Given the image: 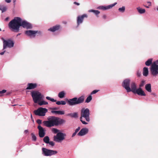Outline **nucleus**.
Listing matches in <instances>:
<instances>
[{"label":"nucleus","instance_id":"nucleus-46","mask_svg":"<svg viewBox=\"0 0 158 158\" xmlns=\"http://www.w3.org/2000/svg\"><path fill=\"white\" fill-rule=\"evenodd\" d=\"M154 64L156 65H158V60L154 62L152 64Z\"/></svg>","mask_w":158,"mask_h":158},{"label":"nucleus","instance_id":"nucleus-15","mask_svg":"<svg viewBox=\"0 0 158 158\" xmlns=\"http://www.w3.org/2000/svg\"><path fill=\"white\" fill-rule=\"evenodd\" d=\"M46 99L50 100L52 102H56V104L58 105H65L66 104V102L65 101H60L56 102V100H55L53 98H51L50 97L47 96L46 97Z\"/></svg>","mask_w":158,"mask_h":158},{"label":"nucleus","instance_id":"nucleus-13","mask_svg":"<svg viewBox=\"0 0 158 158\" xmlns=\"http://www.w3.org/2000/svg\"><path fill=\"white\" fill-rule=\"evenodd\" d=\"M25 34L27 36L30 37H34L35 36V34L38 33L39 34H40L41 32L40 31H37L32 30H27L25 32Z\"/></svg>","mask_w":158,"mask_h":158},{"label":"nucleus","instance_id":"nucleus-34","mask_svg":"<svg viewBox=\"0 0 158 158\" xmlns=\"http://www.w3.org/2000/svg\"><path fill=\"white\" fill-rule=\"evenodd\" d=\"M125 7L123 6L122 7L119 8L118 10L120 12H124L125 10Z\"/></svg>","mask_w":158,"mask_h":158},{"label":"nucleus","instance_id":"nucleus-20","mask_svg":"<svg viewBox=\"0 0 158 158\" xmlns=\"http://www.w3.org/2000/svg\"><path fill=\"white\" fill-rule=\"evenodd\" d=\"M37 86L36 83H28L27 85V87L26 89H32L36 88Z\"/></svg>","mask_w":158,"mask_h":158},{"label":"nucleus","instance_id":"nucleus-41","mask_svg":"<svg viewBox=\"0 0 158 158\" xmlns=\"http://www.w3.org/2000/svg\"><path fill=\"white\" fill-rule=\"evenodd\" d=\"M137 75L138 77H140L141 75V72L139 70H138L137 71Z\"/></svg>","mask_w":158,"mask_h":158},{"label":"nucleus","instance_id":"nucleus-63","mask_svg":"<svg viewBox=\"0 0 158 158\" xmlns=\"http://www.w3.org/2000/svg\"><path fill=\"white\" fill-rule=\"evenodd\" d=\"M157 10H158V8L157 9Z\"/></svg>","mask_w":158,"mask_h":158},{"label":"nucleus","instance_id":"nucleus-5","mask_svg":"<svg viewBox=\"0 0 158 158\" xmlns=\"http://www.w3.org/2000/svg\"><path fill=\"white\" fill-rule=\"evenodd\" d=\"M31 96L35 103H36L38 102L41 101L42 98V96L40 93L37 91L31 92Z\"/></svg>","mask_w":158,"mask_h":158},{"label":"nucleus","instance_id":"nucleus-51","mask_svg":"<svg viewBox=\"0 0 158 158\" xmlns=\"http://www.w3.org/2000/svg\"><path fill=\"white\" fill-rule=\"evenodd\" d=\"M5 52H6V51L5 50L3 52L0 53V55H3L4 54V53Z\"/></svg>","mask_w":158,"mask_h":158},{"label":"nucleus","instance_id":"nucleus-6","mask_svg":"<svg viewBox=\"0 0 158 158\" xmlns=\"http://www.w3.org/2000/svg\"><path fill=\"white\" fill-rule=\"evenodd\" d=\"M2 39L3 41V50H4L6 48H10L14 46V43L12 40H5L3 38H2Z\"/></svg>","mask_w":158,"mask_h":158},{"label":"nucleus","instance_id":"nucleus-62","mask_svg":"<svg viewBox=\"0 0 158 158\" xmlns=\"http://www.w3.org/2000/svg\"><path fill=\"white\" fill-rule=\"evenodd\" d=\"M19 35V34L17 35Z\"/></svg>","mask_w":158,"mask_h":158},{"label":"nucleus","instance_id":"nucleus-3","mask_svg":"<svg viewBox=\"0 0 158 158\" xmlns=\"http://www.w3.org/2000/svg\"><path fill=\"white\" fill-rule=\"evenodd\" d=\"M89 115L90 112L89 109L82 108L81 110L80 120L82 124L85 125L88 124V123L84 120L83 118H84L87 122H89L90 121Z\"/></svg>","mask_w":158,"mask_h":158},{"label":"nucleus","instance_id":"nucleus-17","mask_svg":"<svg viewBox=\"0 0 158 158\" xmlns=\"http://www.w3.org/2000/svg\"><path fill=\"white\" fill-rule=\"evenodd\" d=\"M117 3H115L113 4L109 5L107 6H99L98 8L99 9H101L103 10H108L111 8H112Z\"/></svg>","mask_w":158,"mask_h":158},{"label":"nucleus","instance_id":"nucleus-14","mask_svg":"<svg viewBox=\"0 0 158 158\" xmlns=\"http://www.w3.org/2000/svg\"><path fill=\"white\" fill-rule=\"evenodd\" d=\"M39 130V135L41 138L43 137L45 134V130L40 125H39L37 127Z\"/></svg>","mask_w":158,"mask_h":158},{"label":"nucleus","instance_id":"nucleus-7","mask_svg":"<svg viewBox=\"0 0 158 158\" xmlns=\"http://www.w3.org/2000/svg\"><path fill=\"white\" fill-rule=\"evenodd\" d=\"M43 154L46 156H50L56 154L58 152L55 150L48 149L46 148H42Z\"/></svg>","mask_w":158,"mask_h":158},{"label":"nucleus","instance_id":"nucleus-32","mask_svg":"<svg viewBox=\"0 0 158 158\" xmlns=\"http://www.w3.org/2000/svg\"><path fill=\"white\" fill-rule=\"evenodd\" d=\"M38 104L39 105L41 106L43 105H47L48 104V102L44 101H40L38 102Z\"/></svg>","mask_w":158,"mask_h":158},{"label":"nucleus","instance_id":"nucleus-12","mask_svg":"<svg viewBox=\"0 0 158 158\" xmlns=\"http://www.w3.org/2000/svg\"><path fill=\"white\" fill-rule=\"evenodd\" d=\"M130 81L129 79L125 80L122 84V86L125 88L127 92L131 91V89L130 87Z\"/></svg>","mask_w":158,"mask_h":158},{"label":"nucleus","instance_id":"nucleus-57","mask_svg":"<svg viewBox=\"0 0 158 158\" xmlns=\"http://www.w3.org/2000/svg\"><path fill=\"white\" fill-rule=\"evenodd\" d=\"M16 105H12V106H16Z\"/></svg>","mask_w":158,"mask_h":158},{"label":"nucleus","instance_id":"nucleus-56","mask_svg":"<svg viewBox=\"0 0 158 158\" xmlns=\"http://www.w3.org/2000/svg\"><path fill=\"white\" fill-rule=\"evenodd\" d=\"M8 19V18H6V20H7Z\"/></svg>","mask_w":158,"mask_h":158},{"label":"nucleus","instance_id":"nucleus-49","mask_svg":"<svg viewBox=\"0 0 158 158\" xmlns=\"http://www.w3.org/2000/svg\"><path fill=\"white\" fill-rule=\"evenodd\" d=\"M73 3L74 4H76L77 6H79L80 5V4L79 3L77 2H74Z\"/></svg>","mask_w":158,"mask_h":158},{"label":"nucleus","instance_id":"nucleus-2","mask_svg":"<svg viewBox=\"0 0 158 158\" xmlns=\"http://www.w3.org/2000/svg\"><path fill=\"white\" fill-rule=\"evenodd\" d=\"M21 18L19 17H15L14 19L11 20L8 24L9 28L12 31L15 32H18L19 30L20 27V22Z\"/></svg>","mask_w":158,"mask_h":158},{"label":"nucleus","instance_id":"nucleus-44","mask_svg":"<svg viewBox=\"0 0 158 158\" xmlns=\"http://www.w3.org/2000/svg\"><path fill=\"white\" fill-rule=\"evenodd\" d=\"M6 92V90H3L2 91H0V94H3Z\"/></svg>","mask_w":158,"mask_h":158},{"label":"nucleus","instance_id":"nucleus-9","mask_svg":"<svg viewBox=\"0 0 158 158\" xmlns=\"http://www.w3.org/2000/svg\"><path fill=\"white\" fill-rule=\"evenodd\" d=\"M48 111V110L45 108L40 107L37 110L34 111L35 115L39 116H44L45 115V114Z\"/></svg>","mask_w":158,"mask_h":158},{"label":"nucleus","instance_id":"nucleus-61","mask_svg":"<svg viewBox=\"0 0 158 158\" xmlns=\"http://www.w3.org/2000/svg\"><path fill=\"white\" fill-rule=\"evenodd\" d=\"M19 35V34L17 35Z\"/></svg>","mask_w":158,"mask_h":158},{"label":"nucleus","instance_id":"nucleus-4","mask_svg":"<svg viewBox=\"0 0 158 158\" xmlns=\"http://www.w3.org/2000/svg\"><path fill=\"white\" fill-rule=\"evenodd\" d=\"M84 96L82 95L78 98L75 97L71 99H68L67 102L70 106H74L82 103L84 102Z\"/></svg>","mask_w":158,"mask_h":158},{"label":"nucleus","instance_id":"nucleus-55","mask_svg":"<svg viewBox=\"0 0 158 158\" xmlns=\"http://www.w3.org/2000/svg\"><path fill=\"white\" fill-rule=\"evenodd\" d=\"M151 94H152V95H154V96H156V94H155V93H152Z\"/></svg>","mask_w":158,"mask_h":158},{"label":"nucleus","instance_id":"nucleus-54","mask_svg":"<svg viewBox=\"0 0 158 158\" xmlns=\"http://www.w3.org/2000/svg\"><path fill=\"white\" fill-rule=\"evenodd\" d=\"M28 132V131L27 130H25L24 131V133H25L26 134Z\"/></svg>","mask_w":158,"mask_h":158},{"label":"nucleus","instance_id":"nucleus-21","mask_svg":"<svg viewBox=\"0 0 158 158\" xmlns=\"http://www.w3.org/2000/svg\"><path fill=\"white\" fill-rule=\"evenodd\" d=\"M60 26L59 25H57L53 27H52L48 29V31H52L54 32L58 30L60 28Z\"/></svg>","mask_w":158,"mask_h":158},{"label":"nucleus","instance_id":"nucleus-11","mask_svg":"<svg viewBox=\"0 0 158 158\" xmlns=\"http://www.w3.org/2000/svg\"><path fill=\"white\" fill-rule=\"evenodd\" d=\"M21 26L27 29H31L32 27L31 23L26 21L22 20L21 19V22H20V27Z\"/></svg>","mask_w":158,"mask_h":158},{"label":"nucleus","instance_id":"nucleus-28","mask_svg":"<svg viewBox=\"0 0 158 158\" xmlns=\"http://www.w3.org/2000/svg\"><path fill=\"white\" fill-rule=\"evenodd\" d=\"M152 59H149L145 63V64L147 66H150L152 64Z\"/></svg>","mask_w":158,"mask_h":158},{"label":"nucleus","instance_id":"nucleus-39","mask_svg":"<svg viewBox=\"0 0 158 158\" xmlns=\"http://www.w3.org/2000/svg\"><path fill=\"white\" fill-rule=\"evenodd\" d=\"M147 3L148 4V6H147L146 5H143V6L147 8H149L150 6H151V3L150 2H148Z\"/></svg>","mask_w":158,"mask_h":158},{"label":"nucleus","instance_id":"nucleus-43","mask_svg":"<svg viewBox=\"0 0 158 158\" xmlns=\"http://www.w3.org/2000/svg\"><path fill=\"white\" fill-rule=\"evenodd\" d=\"M37 123L39 125L40 124L42 123V121L40 119H38L36 121Z\"/></svg>","mask_w":158,"mask_h":158},{"label":"nucleus","instance_id":"nucleus-10","mask_svg":"<svg viewBox=\"0 0 158 158\" xmlns=\"http://www.w3.org/2000/svg\"><path fill=\"white\" fill-rule=\"evenodd\" d=\"M151 74L154 77H156L158 75V65L152 64L150 68Z\"/></svg>","mask_w":158,"mask_h":158},{"label":"nucleus","instance_id":"nucleus-35","mask_svg":"<svg viewBox=\"0 0 158 158\" xmlns=\"http://www.w3.org/2000/svg\"><path fill=\"white\" fill-rule=\"evenodd\" d=\"M52 131L55 134L57 133L58 132H59L60 131L57 129L55 128H53L52 129Z\"/></svg>","mask_w":158,"mask_h":158},{"label":"nucleus","instance_id":"nucleus-45","mask_svg":"<svg viewBox=\"0 0 158 158\" xmlns=\"http://www.w3.org/2000/svg\"><path fill=\"white\" fill-rule=\"evenodd\" d=\"M80 129V127H78L77 129H76L75 131V132L77 133L79 131Z\"/></svg>","mask_w":158,"mask_h":158},{"label":"nucleus","instance_id":"nucleus-24","mask_svg":"<svg viewBox=\"0 0 158 158\" xmlns=\"http://www.w3.org/2000/svg\"><path fill=\"white\" fill-rule=\"evenodd\" d=\"M145 89L148 92H152L151 85L150 84H148L145 85Z\"/></svg>","mask_w":158,"mask_h":158},{"label":"nucleus","instance_id":"nucleus-27","mask_svg":"<svg viewBox=\"0 0 158 158\" xmlns=\"http://www.w3.org/2000/svg\"><path fill=\"white\" fill-rule=\"evenodd\" d=\"M67 115L70 116L72 118H77L78 117V114L77 112H75L73 113L68 114Z\"/></svg>","mask_w":158,"mask_h":158},{"label":"nucleus","instance_id":"nucleus-30","mask_svg":"<svg viewBox=\"0 0 158 158\" xmlns=\"http://www.w3.org/2000/svg\"><path fill=\"white\" fill-rule=\"evenodd\" d=\"M44 142L47 144H48L49 143V138L48 136H46L43 139Z\"/></svg>","mask_w":158,"mask_h":158},{"label":"nucleus","instance_id":"nucleus-59","mask_svg":"<svg viewBox=\"0 0 158 158\" xmlns=\"http://www.w3.org/2000/svg\"><path fill=\"white\" fill-rule=\"evenodd\" d=\"M1 31V29L0 28V31Z\"/></svg>","mask_w":158,"mask_h":158},{"label":"nucleus","instance_id":"nucleus-18","mask_svg":"<svg viewBox=\"0 0 158 158\" xmlns=\"http://www.w3.org/2000/svg\"><path fill=\"white\" fill-rule=\"evenodd\" d=\"M134 93L137 94L138 95L142 96H145L146 95L144 91L142 90L140 87H139L138 89H136Z\"/></svg>","mask_w":158,"mask_h":158},{"label":"nucleus","instance_id":"nucleus-58","mask_svg":"<svg viewBox=\"0 0 158 158\" xmlns=\"http://www.w3.org/2000/svg\"><path fill=\"white\" fill-rule=\"evenodd\" d=\"M64 23L66 24V22H65Z\"/></svg>","mask_w":158,"mask_h":158},{"label":"nucleus","instance_id":"nucleus-16","mask_svg":"<svg viewBox=\"0 0 158 158\" xmlns=\"http://www.w3.org/2000/svg\"><path fill=\"white\" fill-rule=\"evenodd\" d=\"M87 15L86 14H83L81 16H79L77 17V23L78 26L80 24L82 23L83 21V19L85 18H87Z\"/></svg>","mask_w":158,"mask_h":158},{"label":"nucleus","instance_id":"nucleus-42","mask_svg":"<svg viewBox=\"0 0 158 158\" xmlns=\"http://www.w3.org/2000/svg\"><path fill=\"white\" fill-rule=\"evenodd\" d=\"M48 144H49V145H51L52 147L54 146L55 145L54 142L53 141H49V143H48Z\"/></svg>","mask_w":158,"mask_h":158},{"label":"nucleus","instance_id":"nucleus-8","mask_svg":"<svg viewBox=\"0 0 158 158\" xmlns=\"http://www.w3.org/2000/svg\"><path fill=\"white\" fill-rule=\"evenodd\" d=\"M66 136V135L65 133L61 132H58L56 135L54 136L53 140L56 142H61L65 139Z\"/></svg>","mask_w":158,"mask_h":158},{"label":"nucleus","instance_id":"nucleus-38","mask_svg":"<svg viewBox=\"0 0 158 158\" xmlns=\"http://www.w3.org/2000/svg\"><path fill=\"white\" fill-rule=\"evenodd\" d=\"M6 9L7 8L6 6H4L0 8V10H2V12H3L5 11L6 10Z\"/></svg>","mask_w":158,"mask_h":158},{"label":"nucleus","instance_id":"nucleus-31","mask_svg":"<svg viewBox=\"0 0 158 158\" xmlns=\"http://www.w3.org/2000/svg\"><path fill=\"white\" fill-rule=\"evenodd\" d=\"M65 95V94L64 92L62 91L59 93L58 94V96L60 98H62L64 97Z\"/></svg>","mask_w":158,"mask_h":158},{"label":"nucleus","instance_id":"nucleus-53","mask_svg":"<svg viewBox=\"0 0 158 158\" xmlns=\"http://www.w3.org/2000/svg\"><path fill=\"white\" fill-rule=\"evenodd\" d=\"M13 3H14V5L15 6V2H16V0H13Z\"/></svg>","mask_w":158,"mask_h":158},{"label":"nucleus","instance_id":"nucleus-60","mask_svg":"<svg viewBox=\"0 0 158 158\" xmlns=\"http://www.w3.org/2000/svg\"><path fill=\"white\" fill-rule=\"evenodd\" d=\"M19 35V34L17 35Z\"/></svg>","mask_w":158,"mask_h":158},{"label":"nucleus","instance_id":"nucleus-19","mask_svg":"<svg viewBox=\"0 0 158 158\" xmlns=\"http://www.w3.org/2000/svg\"><path fill=\"white\" fill-rule=\"evenodd\" d=\"M88 132V129L86 128H82L77 135L79 136H83L87 134Z\"/></svg>","mask_w":158,"mask_h":158},{"label":"nucleus","instance_id":"nucleus-25","mask_svg":"<svg viewBox=\"0 0 158 158\" xmlns=\"http://www.w3.org/2000/svg\"><path fill=\"white\" fill-rule=\"evenodd\" d=\"M148 74V68L145 67L143 69V75L144 76H147Z\"/></svg>","mask_w":158,"mask_h":158},{"label":"nucleus","instance_id":"nucleus-26","mask_svg":"<svg viewBox=\"0 0 158 158\" xmlns=\"http://www.w3.org/2000/svg\"><path fill=\"white\" fill-rule=\"evenodd\" d=\"M136 9L138 11L140 14H142L145 12L146 11L144 9L141 8L140 7H137Z\"/></svg>","mask_w":158,"mask_h":158},{"label":"nucleus","instance_id":"nucleus-23","mask_svg":"<svg viewBox=\"0 0 158 158\" xmlns=\"http://www.w3.org/2000/svg\"><path fill=\"white\" fill-rule=\"evenodd\" d=\"M136 86L135 83L134 82H132L131 84V91L134 93L136 90Z\"/></svg>","mask_w":158,"mask_h":158},{"label":"nucleus","instance_id":"nucleus-29","mask_svg":"<svg viewBox=\"0 0 158 158\" xmlns=\"http://www.w3.org/2000/svg\"><path fill=\"white\" fill-rule=\"evenodd\" d=\"M88 11L89 12H93L96 15H98L100 13V11H99L98 10H89Z\"/></svg>","mask_w":158,"mask_h":158},{"label":"nucleus","instance_id":"nucleus-40","mask_svg":"<svg viewBox=\"0 0 158 158\" xmlns=\"http://www.w3.org/2000/svg\"><path fill=\"white\" fill-rule=\"evenodd\" d=\"M99 91V90H94L91 92L90 95H91L92 94H95L98 92Z\"/></svg>","mask_w":158,"mask_h":158},{"label":"nucleus","instance_id":"nucleus-1","mask_svg":"<svg viewBox=\"0 0 158 158\" xmlns=\"http://www.w3.org/2000/svg\"><path fill=\"white\" fill-rule=\"evenodd\" d=\"M47 119L48 121H44L43 123L44 126L48 127L60 126L66 122L65 120L54 116H49Z\"/></svg>","mask_w":158,"mask_h":158},{"label":"nucleus","instance_id":"nucleus-37","mask_svg":"<svg viewBox=\"0 0 158 158\" xmlns=\"http://www.w3.org/2000/svg\"><path fill=\"white\" fill-rule=\"evenodd\" d=\"M145 83V81L144 80H142L140 82L139 85V87H140L141 88L142 87H143Z\"/></svg>","mask_w":158,"mask_h":158},{"label":"nucleus","instance_id":"nucleus-22","mask_svg":"<svg viewBox=\"0 0 158 158\" xmlns=\"http://www.w3.org/2000/svg\"><path fill=\"white\" fill-rule=\"evenodd\" d=\"M51 112L52 114H57L63 115L64 114V111H56L52 110Z\"/></svg>","mask_w":158,"mask_h":158},{"label":"nucleus","instance_id":"nucleus-33","mask_svg":"<svg viewBox=\"0 0 158 158\" xmlns=\"http://www.w3.org/2000/svg\"><path fill=\"white\" fill-rule=\"evenodd\" d=\"M92 99V97L90 95H89L86 99L85 102L86 103H89L91 101Z\"/></svg>","mask_w":158,"mask_h":158},{"label":"nucleus","instance_id":"nucleus-36","mask_svg":"<svg viewBox=\"0 0 158 158\" xmlns=\"http://www.w3.org/2000/svg\"><path fill=\"white\" fill-rule=\"evenodd\" d=\"M31 135L32 136V139L33 140L35 141L36 140V136L33 133H31Z\"/></svg>","mask_w":158,"mask_h":158},{"label":"nucleus","instance_id":"nucleus-50","mask_svg":"<svg viewBox=\"0 0 158 158\" xmlns=\"http://www.w3.org/2000/svg\"><path fill=\"white\" fill-rule=\"evenodd\" d=\"M5 1L7 3H10L11 2V0H5Z\"/></svg>","mask_w":158,"mask_h":158},{"label":"nucleus","instance_id":"nucleus-52","mask_svg":"<svg viewBox=\"0 0 158 158\" xmlns=\"http://www.w3.org/2000/svg\"><path fill=\"white\" fill-rule=\"evenodd\" d=\"M77 134V133L76 132H75L74 133H73V134L72 135V137H74L75 135H76V134Z\"/></svg>","mask_w":158,"mask_h":158},{"label":"nucleus","instance_id":"nucleus-48","mask_svg":"<svg viewBox=\"0 0 158 158\" xmlns=\"http://www.w3.org/2000/svg\"><path fill=\"white\" fill-rule=\"evenodd\" d=\"M107 16L106 15H104L102 16V18L104 19H106V18Z\"/></svg>","mask_w":158,"mask_h":158},{"label":"nucleus","instance_id":"nucleus-47","mask_svg":"<svg viewBox=\"0 0 158 158\" xmlns=\"http://www.w3.org/2000/svg\"><path fill=\"white\" fill-rule=\"evenodd\" d=\"M50 110H57L58 109H57V108L56 107H54V108H50Z\"/></svg>","mask_w":158,"mask_h":158}]
</instances>
